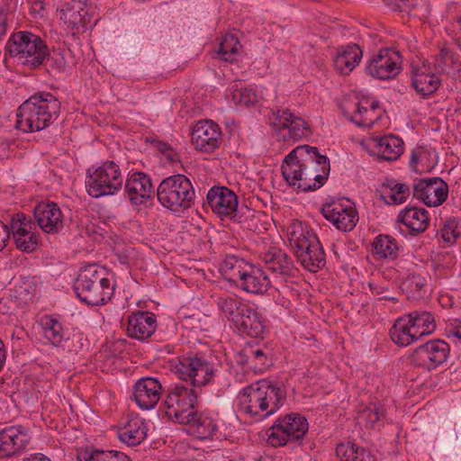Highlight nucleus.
<instances>
[{"label": "nucleus", "instance_id": "11", "mask_svg": "<svg viewBox=\"0 0 461 461\" xmlns=\"http://www.w3.org/2000/svg\"><path fill=\"white\" fill-rule=\"evenodd\" d=\"M307 420L298 413L278 418L267 430V442L272 447L285 446L301 440L308 431Z\"/></svg>", "mask_w": 461, "mask_h": 461}, {"label": "nucleus", "instance_id": "24", "mask_svg": "<svg viewBox=\"0 0 461 461\" xmlns=\"http://www.w3.org/2000/svg\"><path fill=\"white\" fill-rule=\"evenodd\" d=\"M262 261L267 270L283 277L290 276L294 271L292 258L283 249L270 246L262 254Z\"/></svg>", "mask_w": 461, "mask_h": 461}, {"label": "nucleus", "instance_id": "42", "mask_svg": "<svg viewBox=\"0 0 461 461\" xmlns=\"http://www.w3.org/2000/svg\"><path fill=\"white\" fill-rule=\"evenodd\" d=\"M217 305L221 312L233 324L236 318L240 315L242 306H246L247 303L235 296L226 295L218 298Z\"/></svg>", "mask_w": 461, "mask_h": 461}, {"label": "nucleus", "instance_id": "43", "mask_svg": "<svg viewBox=\"0 0 461 461\" xmlns=\"http://www.w3.org/2000/svg\"><path fill=\"white\" fill-rule=\"evenodd\" d=\"M374 252L382 258L396 257L398 246L394 239L389 235H378L373 242Z\"/></svg>", "mask_w": 461, "mask_h": 461}, {"label": "nucleus", "instance_id": "37", "mask_svg": "<svg viewBox=\"0 0 461 461\" xmlns=\"http://www.w3.org/2000/svg\"><path fill=\"white\" fill-rule=\"evenodd\" d=\"M336 454L341 461H374V456L368 450L350 441L337 445Z\"/></svg>", "mask_w": 461, "mask_h": 461}, {"label": "nucleus", "instance_id": "53", "mask_svg": "<svg viewBox=\"0 0 461 461\" xmlns=\"http://www.w3.org/2000/svg\"><path fill=\"white\" fill-rule=\"evenodd\" d=\"M410 2L411 0H384L385 5L393 11H402Z\"/></svg>", "mask_w": 461, "mask_h": 461}, {"label": "nucleus", "instance_id": "27", "mask_svg": "<svg viewBox=\"0 0 461 461\" xmlns=\"http://www.w3.org/2000/svg\"><path fill=\"white\" fill-rule=\"evenodd\" d=\"M411 81L416 92L423 97L436 92L440 85L438 77L429 70L426 62L421 66L411 65Z\"/></svg>", "mask_w": 461, "mask_h": 461}, {"label": "nucleus", "instance_id": "57", "mask_svg": "<svg viewBox=\"0 0 461 461\" xmlns=\"http://www.w3.org/2000/svg\"><path fill=\"white\" fill-rule=\"evenodd\" d=\"M6 349L4 341L0 339V371L3 369L6 360Z\"/></svg>", "mask_w": 461, "mask_h": 461}, {"label": "nucleus", "instance_id": "30", "mask_svg": "<svg viewBox=\"0 0 461 461\" xmlns=\"http://www.w3.org/2000/svg\"><path fill=\"white\" fill-rule=\"evenodd\" d=\"M398 221L413 235L425 231L429 223L428 212L423 208L406 207L398 214Z\"/></svg>", "mask_w": 461, "mask_h": 461}, {"label": "nucleus", "instance_id": "20", "mask_svg": "<svg viewBox=\"0 0 461 461\" xmlns=\"http://www.w3.org/2000/svg\"><path fill=\"white\" fill-rule=\"evenodd\" d=\"M161 393L160 382L157 378L146 376L133 385L132 400L141 410H151L158 402Z\"/></svg>", "mask_w": 461, "mask_h": 461}, {"label": "nucleus", "instance_id": "58", "mask_svg": "<svg viewBox=\"0 0 461 461\" xmlns=\"http://www.w3.org/2000/svg\"><path fill=\"white\" fill-rule=\"evenodd\" d=\"M449 332L453 337L461 340V324L458 327L452 329Z\"/></svg>", "mask_w": 461, "mask_h": 461}, {"label": "nucleus", "instance_id": "32", "mask_svg": "<svg viewBox=\"0 0 461 461\" xmlns=\"http://www.w3.org/2000/svg\"><path fill=\"white\" fill-rule=\"evenodd\" d=\"M402 317L410 322L414 335L419 338L431 334L436 329L435 319L429 312L413 311Z\"/></svg>", "mask_w": 461, "mask_h": 461}, {"label": "nucleus", "instance_id": "2", "mask_svg": "<svg viewBox=\"0 0 461 461\" xmlns=\"http://www.w3.org/2000/svg\"><path fill=\"white\" fill-rule=\"evenodd\" d=\"M330 163L315 147L298 146L284 159L281 170L285 180L298 191L307 192L324 185L330 174Z\"/></svg>", "mask_w": 461, "mask_h": 461}, {"label": "nucleus", "instance_id": "40", "mask_svg": "<svg viewBox=\"0 0 461 461\" xmlns=\"http://www.w3.org/2000/svg\"><path fill=\"white\" fill-rule=\"evenodd\" d=\"M185 424L189 425L200 438H211L217 428L215 421L212 418L207 415L199 414L197 411L193 415L192 420Z\"/></svg>", "mask_w": 461, "mask_h": 461}, {"label": "nucleus", "instance_id": "9", "mask_svg": "<svg viewBox=\"0 0 461 461\" xmlns=\"http://www.w3.org/2000/svg\"><path fill=\"white\" fill-rule=\"evenodd\" d=\"M158 202L165 208L177 212L194 203V190L191 181L182 174L165 178L157 190Z\"/></svg>", "mask_w": 461, "mask_h": 461}, {"label": "nucleus", "instance_id": "25", "mask_svg": "<svg viewBox=\"0 0 461 461\" xmlns=\"http://www.w3.org/2000/svg\"><path fill=\"white\" fill-rule=\"evenodd\" d=\"M240 311V315L233 323L238 331L252 338L262 337L265 325L260 314L249 304L242 306Z\"/></svg>", "mask_w": 461, "mask_h": 461}, {"label": "nucleus", "instance_id": "33", "mask_svg": "<svg viewBox=\"0 0 461 461\" xmlns=\"http://www.w3.org/2000/svg\"><path fill=\"white\" fill-rule=\"evenodd\" d=\"M147 429L142 420L131 419L118 430V438L128 446H137L146 438Z\"/></svg>", "mask_w": 461, "mask_h": 461}, {"label": "nucleus", "instance_id": "17", "mask_svg": "<svg viewBox=\"0 0 461 461\" xmlns=\"http://www.w3.org/2000/svg\"><path fill=\"white\" fill-rule=\"evenodd\" d=\"M30 440L29 429L22 425L8 426L0 429V458L20 454Z\"/></svg>", "mask_w": 461, "mask_h": 461}, {"label": "nucleus", "instance_id": "16", "mask_svg": "<svg viewBox=\"0 0 461 461\" xmlns=\"http://www.w3.org/2000/svg\"><path fill=\"white\" fill-rule=\"evenodd\" d=\"M34 226L35 223L23 213H16L12 217L9 230L18 249L23 252H32L36 249L39 235L32 231Z\"/></svg>", "mask_w": 461, "mask_h": 461}, {"label": "nucleus", "instance_id": "1", "mask_svg": "<svg viewBox=\"0 0 461 461\" xmlns=\"http://www.w3.org/2000/svg\"><path fill=\"white\" fill-rule=\"evenodd\" d=\"M214 364L202 357H185L174 366L176 376L186 383L176 384L166 400V415L180 424L189 423L196 411L197 396L203 386L210 384L216 373Z\"/></svg>", "mask_w": 461, "mask_h": 461}, {"label": "nucleus", "instance_id": "7", "mask_svg": "<svg viewBox=\"0 0 461 461\" xmlns=\"http://www.w3.org/2000/svg\"><path fill=\"white\" fill-rule=\"evenodd\" d=\"M221 270L228 280L248 293L263 294L270 286L269 278L262 267L249 265L235 257L226 258Z\"/></svg>", "mask_w": 461, "mask_h": 461}, {"label": "nucleus", "instance_id": "41", "mask_svg": "<svg viewBox=\"0 0 461 461\" xmlns=\"http://www.w3.org/2000/svg\"><path fill=\"white\" fill-rule=\"evenodd\" d=\"M240 48L241 45L237 35L234 33H226L220 42L219 50L217 52L218 58L221 60L232 63L236 60V56Z\"/></svg>", "mask_w": 461, "mask_h": 461}, {"label": "nucleus", "instance_id": "35", "mask_svg": "<svg viewBox=\"0 0 461 461\" xmlns=\"http://www.w3.org/2000/svg\"><path fill=\"white\" fill-rule=\"evenodd\" d=\"M378 156L384 160H395L403 152V141L394 135L384 136L375 140Z\"/></svg>", "mask_w": 461, "mask_h": 461}, {"label": "nucleus", "instance_id": "38", "mask_svg": "<svg viewBox=\"0 0 461 461\" xmlns=\"http://www.w3.org/2000/svg\"><path fill=\"white\" fill-rule=\"evenodd\" d=\"M392 340L399 346H408L420 339L414 335L410 322L402 316L396 320L395 323L390 330Z\"/></svg>", "mask_w": 461, "mask_h": 461}, {"label": "nucleus", "instance_id": "6", "mask_svg": "<svg viewBox=\"0 0 461 461\" xmlns=\"http://www.w3.org/2000/svg\"><path fill=\"white\" fill-rule=\"evenodd\" d=\"M77 297L88 305H103L113 295L114 285L104 268L88 265L81 269L74 285Z\"/></svg>", "mask_w": 461, "mask_h": 461}, {"label": "nucleus", "instance_id": "12", "mask_svg": "<svg viewBox=\"0 0 461 461\" xmlns=\"http://www.w3.org/2000/svg\"><path fill=\"white\" fill-rule=\"evenodd\" d=\"M402 56L393 48H383L369 58L366 64V73L373 78L390 80L402 71Z\"/></svg>", "mask_w": 461, "mask_h": 461}, {"label": "nucleus", "instance_id": "47", "mask_svg": "<svg viewBox=\"0 0 461 461\" xmlns=\"http://www.w3.org/2000/svg\"><path fill=\"white\" fill-rule=\"evenodd\" d=\"M231 98L236 104L250 106L258 102V95L249 88L234 89L231 93Z\"/></svg>", "mask_w": 461, "mask_h": 461}, {"label": "nucleus", "instance_id": "50", "mask_svg": "<svg viewBox=\"0 0 461 461\" xmlns=\"http://www.w3.org/2000/svg\"><path fill=\"white\" fill-rule=\"evenodd\" d=\"M448 53L449 51L447 50L443 49L435 58L434 67L437 73H441L445 70L447 65L446 59Z\"/></svg>", "mask_w": 461, "mask_h": 461}, {"label": "nucleus", "instance_id": "14", "mask_svg": "<svg viewBox=\"0 0 461 461\" xmlns=\"http://www.w3.org/2000/svg\"><path fill=\"white\" fill-rule=\"evenodd\" d=\"M449 350V345L444 340H430L415 348L410 356V361L415 366L432 370L447 360Z\"/></svg>", "mask_w": 461, "mask_h": 461}, {"label": "nucleus", "instance_id": "19", "mask_svg": "<svg viewBox=\"0 0 461 461\" xmlns=\"http://www.w3.org/2000/svg\"><path fill=\"white\" fill-rule=\"evenodd\" d=\"M34 217L40 228L47 234H57L64 229L65 216L56 203H40L34 208Z\"/></svg>", "mask_w": 461, "mask_h": 461}, {"label": "nucleus", "instance_id": "29", "mask_svg": "<svg viewBox=\"0 0 461 461\" xmlns=\"http://www.w3.org/2000/svg\"><path fill=\"white\" fill-rule=\"evenodd\" d=\"M362 50L357 44L352 43L338 49L334 59V67L341 75H348L360 62Z\"/></svg>", "mask_w": 461, "mask_h": 461}, {"label": "nucleus", "instance_id": "4", "mask_svg": "<svg viewBox=\"0 0 461 461\" xmlns=\"http://www.w3.org/2000/svg\"><path fill=\"white\" fill-rule=\"evenodd\" d=\"M60 106L49 92L34 94L19 106L15 126L24 132L41 131L58 119Z\"/></svg>", "mask_w": 461, "mask_h": 461}, {"label": "nucleus", "instance_id": "51", "mask_svg": "<svg viewBox=\"0 0 461 461\" xmlns=\"http://www.w3.org/2000/svg\"><path fill=\"white\" fill-rule=\"evenodd\" d=\"M372 293L379 297V299L395 301L396 299L393 296H390L388 294V290L386 287L379 286L375 285H369Z\"/></svg>", "mask_w": 461, "mask_h": 461}, {"label": "nucleus", "instance_id": "13", "mask_svg": "<svg viewBox=\"0 0 461 461\" xmlns=\"http://www.w3.org/2000/svg\"><path fill=\"white\" fill-rule=\"evenodd\" d=\"M273 116L272 125L285 141L295 142L311 133L308 122L289 108H279L273 112Z\"/></svg>", "mask_w": 461, "mask_h": 461}, {"label": "nucleus", "instance_id": "54", "mask_svg": "<svg viewBox=\"0 0 461 461\" xmlns=\"http://www.w3.org/2000/svg\"><path fill=\"white\" fill-rule=\"evenodd\" d=\"M7 13L0 8V41L7 33Z\"/></svg>", "mask_w": 461, "mask_h": 461}, {"label": "nucleus", "instance_id": "59", "mask_svg": "<svg viewBox=\"0 0 461 461\" xmlns=\"http://www.w3.org/2000/svg\"><path fill=\"white\" fill-rule=\"evenodd\" d=\"M168 149L167 145V144H164V148L162 149V150L164 151L165 149Z\"/></svg>", "mask_w": 461, "mask_h": 461}, {"label": "nucleus", "instance_id": "15", "mask_svg": "<svg viewBox=\"0 0 461 461\" xmlns=\"http://www.w3.org/2000/svg\"><path fill=\"white\" fill-rule=\"evenodd\" d=\"M448 194V185L440 177L422 178L413 185V196L428 206L442 204Z\"/></svg>", "mask_w": 461, "mask_h": 461}, {"label": "nucleus", "instance_id": "26", "mask_svg": "<svg viewBox=\"0 0 461 461\" xmlns=\"http://www.w3.org/2000/svg\"><path fill=\"white\" fill-rule=\"evenodd\" d=\"M156 328V317L150 312H138L128 317L127 333L131 338L146 339L154 333Z\"/></svg>", "mask_w": 461, "mask_h": 461}, {"label": "nucleus", "instance_id": "3", "mask_svg": "<svg viewBox=\"0 0 461 461\" xmlns=\"http://www.w3.org/2000/svg\"><path fill=\"white\" fill-rule=\"evenodd\" d=\"M286 398V392L281 385L267 380H260L243 388L238 400L241 411L260 419L276 412Z\"/></svg>", "mask_w": 461, "mask_h": 461}, {"label": "nucleus", "instance_id": "36", "mask_svg": "<svg viewBox=\"0 0 461 461\" xmlns=\"http://www.w3.org/2000/svg\"><path fill=\"white\" fill-rule=\"evenodd\" d=\"M41 336L45 343L58 347L65 339V332L61 323L55 318L46 315L40 321Z\"/></svg>", "mask_w": 461, "mask_h": 461}, {"label": "nucleus", "instance_id": "18", "mask_svg": "<svg viewBox=\"0 0 461 461\" xmlns=\"http://www.w3.org/2000/svg\"><path fill=\"white\" fill-rule=\"evenodd\" d=\"M221 142V131L212 121H200L193 128L192 143L196 150L212 153Z\"/></svg>", "mask_w": 461, "mask_h": 461}, {"label": "nucleus", "instance_id": "52", "mask_svg": "<svg viewBox=\"0 0 461 461\" xmlns=\"http://www.w3.org/2000/svg\"><path fill=\"white\" fill-rule=\"evenodd\" d=\"M10 238L9 225L0 221V251L6 246V242Z\"/></svg>", "mask_w": 461, "mask_h": 461}, {"label": "nucleus", "instance_id": "46", "mask_svg": "<svg viewBox=\"0 0 461 461\" xmlns=\"http://www.w3.org/2000/svg\"><path fill=\"white\" fill-rule=\"evenodd\" d=\"M35 294L33 282L28 277H20L15 281L14 296L17 301L27 303Z\"/></svg>", "mask_w": 461, "mask_h": 461}, {"label": "nucleus", "instance_id": "44", "mask_svg": "<svg viewBox=\"0 0 461 461\" xmlns=\"http://www.w3.org/2000/svg\"><path fill=\"white\" fill-rule=\"evenodd\" d=\"M384 410L382 406L376 403H371L361 410L357 417V420L360 425L366 428H373L375 423L379 422L384 418Z\"/></svg>", "mask_w": 461, "mask_h": 461}, {"label": "nucleus", "instance_id": "28", "mask_svg": "<svg viewBox=\"0 0 461 461\" xmlns=\"http://www.w3.org/2000/svg\"><path fill=\"white\" fill-rule=\"evenodd\" d=\"M125 191L132 204L146 203L152 194V185L149 177L142 172H134L126 180Z\"/></svg>", "mask_w": 461, "mask_h": 461}, {"label": "nucleus", "instance_id": "48", "mask_svg": "<svg viewBox=\"0 0 461 461\" xmlns=\"http://www.w3.org/2000/svg\"><path fill=\"white\" fill-rule=\"evenodd\" d=\"M440 237L449 244H453L461 236V226L456 220H448L440 230Z\"/></svg>", "mask_w": 461, "mask_h": 461}, {"label": "nucleus", "instance_id": "49", "mask_svg": "<svg viewBox=\"0 0 461 461\" xmlns=\"http://www.w3.org/2000/svg\"><path fill=\"white\" fill-rule=\"evenodd\" d=\"M249 358L251 360V362L255 363L254 367L256 369L261 371L268 366L267 355L260 348L251 349Z\"/></svg>", "mask_w": 461, "mask_h": 461}, {"label": "nucleus", "instance_id": "5", "mask_svg": "<svg viewBox=\"0 0 461 461\" xmlns=\"http://www.w3.org/2000/svg\"><path fill=\"white\" fill-rule=\"evenodd\" d=\"M289 244L297 261L310 272H317L326 264L323 248L312 230L300 221L287 228Z\"/></svg>", "mask_w": 461, "mask_h": 461}, {"label": "nucleus", "instance_id": "34", "mask_svg": "<svg viewBox=\"0 0 461 461\" xmlns=\"http://www.w3.org/2000/svg\"><path fill=\"white\" fill-rule=\"evenodd\" d=\"M378 192L381 199L388 204H401L410 195V189L406 185L397 183L393 179H388L383 183Z\"/></svg>", "mask_w": 461, "mask_h": 461}, {"label": "nucleus", "instance_id": "55", "mask_svg": "<svg viewBox=\"0 0 461 461\" xmlns=\"http://www.w3.org/2000/svg\"><path fill=\"white\" fill-rule=\"evenodd\" d=\"M44 9V3L41 0H34L31 5V13L39 14Z\"/></svg>", "mask_w": 461, "mask_h": 461}, {"label": "nucleus", "instance_id": "21", "mask_svg": "<svg viewBox=\"0 0 461 461\" xmlns=\"http://www.w3.org/2000/svg\"><path fill=\"white\" fill-rule=\"evenodd\" d=\"M323 217L341 231L352 230L358 221V213L351 204L332 203L322 208Z\"/></svg>", "mask_w": 461, "mask_h": 461}, {"label": "nucleus", "instance_id": "8", "mask_svg": "<svg viewBox=\"0 0 461 461\" xmlns=\"http://www.w3.org/2000/svg\"><path fill=\"white\" fill-rule=\"evenodd\" d=\"M6 52L30 68L42 65L49 50L42 39L30 32L12 33L5 45Z\"/></svg>", "mask_w": 461, "mask_h": 461}, {"label": "nucleus", "instance_id": "45", "mask_svg": "<svg viewBox=\"0 0 461 461\" xmlns=\"http://www.w3.org/2000/svg\"><path fill=\"white\" fill-rule=\"evenodd\" d=\"M77 461H130V459L122 452L85 450L78 454Z\"/></svg>", "mask_w": 461, "mask_h": 461}, {"label": "nucleus", "instance_id": "56", "mask_svg": "<svg viewBox=\"0 0 461 461\" xmlns=\"http://www.w3.org/2000/svg\"><path fill=\"white\" fill-rule=\"evenodd\" d=\"M23 461H50V459L43 454L37 453L24 457Z\"/></svg>", "mask_w": 461, "mask_h": 461}, {"label": "nucleus", "instance_id": "23", "mask_svg": "<svg viewBox=\"0 0 461 461\" xmlns=\"http://www.w3.org/2000/svg\"><path fill=\"white\" fill-rule=\"evenodd\" d=\"M207 202L212 210L221 217H230L238 207L237 195L229 188L215 186L207 194Z\"/></svg>", "mask_w": 461, "mask_h": 461}, {"label": "nucleus", "instance_id": "39", "mask_svg": "<svg viewBox=\"0 0 461 461\" xmlns=\"http://www.w3.org/2000/svg\"><path fill=\"white\" fill-rule=\"evenodd\" d=\"M428 273L410 274L402 282V287L406 293L413 298L422 297L428 293Z\"/></svg>", "mask_w": 461, "mask_h": 461}, {"label": "nucleus", "instance_id": "31", "mask_svg": "<svg viewBox=\"0 0 461 461\" xmlns=\"http://www.w3.org/2000/svg\"><path fill=\"white\" fill-rule=\"evenodd\" d=\"M381 116L379 104L375 101L363 98L356 104L350 120L357 126L371 127Z\"/></svg>", "mask_w": 461, "mask_h": 461}, {"label": "nucleus", "instance_id": "22", "mask_svg": "<svg viewBox=\"0 0 461 461\" xmlns=\"http://www.w3.org/2000/svg\"><path fill=\"white\" fill-rule=\"evenodd\" d=\"M60 20L73 35L79 33L90 21L86 0H70L60 9Z\"/></svg>", "mask_w": 461, "mask_h": 461}, {"label": "nucleus", "instance_id": "10", "mask_svg": "<svg viewBox=\"0 0 461 461\" xmlns=\"http://www.w3.org/2000/svg\"><path fill=\"white\" fill-rule=\"evenodd\" d=\"M122 183L121 169L113 161H106L87 170L86 187L94 198L114 194L122 188Z\"/></svg>", "mask_w": 461, "mask_h": 461}]
</instances>
